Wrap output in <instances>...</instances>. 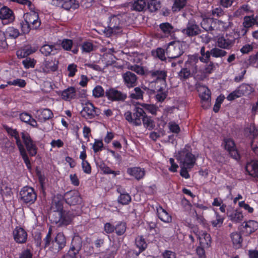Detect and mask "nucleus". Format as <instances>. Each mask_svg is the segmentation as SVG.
Instances as JSON below:
<instances>
[{"label": "nucleus", "instance_id": "obj_64", "mask_svg": "<svg viewBox=\"0 0 258 258\" xmlns=\"http://www.w3.org/2000/svg\"><path fill=\"white\" fill-rule=\"evenodd\" d=\"M73 45V41L71 39H63L61 42L62 48L66 51H70Z\"/></svg>", "mask_w": 258, "mask_h": 258}, {"label": "nucleus", "instance_id": "obj_44", "mask_svg": "<svg viewBox=\"0 0 258 258\" xmlns=\"http://www.w3.org/2000/svg\"><path fill=\"white\" fill-rule=\"evenodd\" d=\"M99 167L104 174H112L113 175L114 177H115L116 175H118L120 174V171H114L111 170L110 168L107 166L103 162L100 163V164L99 165Z\"/></svg>", "mask_w": 258, "mask_h": 258}, {"label": "nucleus", "instance_id": "obj_16", "mask_svg": "<svg viewBox=\"0 0 258 258\" xmlns=\"http://www.w3.org/2000/svg\"><path fill=\"white\" fill-rule=\"evenodd\" d=\"M245 132L251 140L250 146L253 152L258 155V131L254 126H250Z\"/></svg>", "mask_w": 258, "mask_h": 258}, {"label": "nucleus", "instance_id": "obj_18", "mask_svg": "<svg viewBox=\"0 0 258 258\" xmlns=\"http://www.w3.org/2000/svg\"><path fill=\"white\" fill-rule=\"evenodd\" d=\"M57 94L61 97L63 100L66 101H71L77 98L76 89L73 86H70L63 90L57 91Z\"/></svg>", "mask_w": 258, "mask_h": 258}, {"label": "nucleus", "instance_id": "obj_56", "mask_svg": "<svg viewBox=\"0 0 258 258\" xmlns=\"http://www.w3.org/2000/svg\"><path fill=\"white\" fill-rule=\"evenodd\" d=\"M93 96L98 98L105 96V91H104L103 87L100 85H97L92 91Z\"/></svg>", "mask_w": 258, "mask_h": 258}, {"label": "nucleus", "instance_id": "obj_43", "mask_svg": "<svg viewBox=\"0 0 258 258\" xmlns=\"http://www.w3.org/2000/svg\"><path fill=\"white\" fill-rule=\"evenodd\" d=\"M245 13H253V11L251 10L250 7L248 4H244L241 6L234 13V16L239 17L243 15Z\"/></svg>", "mask_w": 258, "mask_h": 258}, {"label": "nucleus", "instance_id": "obj_8", "mask_svg": "<svg viewBox=\"0 0 258 258\" xmlns=\"http://www.w3.org/2000/svg\"><path fill=\"white\" fill-rule=\"evenodd\" d=\"M151 77L153 79L151 82V85L162 86V87H166V78L167 76V72L165 70H154L150 72Z\"/></svg>", "mask_w": 258, "mask_h": 258}, {"label": "nucleus", "instance_id": "obj_13", "mask_svg": "<svg viewBox=\"0 0 258 258\" xmlns=\"http://www.w3.org/2000/svg\"><path fill=\"white\" fill-rule=\"evenodd\" d=\"M235 39L232 35L226 34L219 36L216 40V46L223 49L230 50L234 46Z\"/></svg>", "mask_w": 258, "mask_h": 258}, {"label": "nucleus", "instance_id": "obj_50", "mask_svg": "<svg viewBox=\"0 0 258 258\" xmlns=\"http://www.w3.org/2000/svg\"><path fill=\"white\" fill-rule=\"evenodd\" d=\"M215 219L211 221V224L214 227H220L222 226L225 218L217 211L215 212Z\"/></svg>", "mask_w": 258, "mask_h": 258}, {"label": "nucleus", "instance_id": "obj_62", "mask_svg": "<svg viewBox=\"0 0 258 258\" xmlns=\"http://www.w3.org/2000/svg\"><path fill=\"white\" fill-rule=\"evenodd\" d=\"M103 148V143L101 140L95 139L92 146V149L95 153L101 151Z\"/></svg>", "mask_w": 258, "mask_h": 258}, {"label": "nucleus", "instance_id": "obj_54", "mask_svg": "<svg viewBox=\"0 0 258 258\" xmlns=\"http://www.w3.org/2000/svg\"><path fill=\"white\" fill-rule=\"evenodd\" d=\"M6 33L8 36L13 39H16L20 35L19 30L13 27H8L6 30Z\"/></svg>", "mask_w": 258, "mask_h": 258}, {"label": "nucleus", "instance_id": "obj_45", "mask_svg": "<svg viewBox=\"0 0 258 258\" xmlns=\"http://www.w3.org/2000/svg\"><path fill=\"white\" fill-rule=\"evenodd\" d=\"M240 97L250 94L252 88L247 84L242 83L236 88Z\"/></svg>", "mask_w": 258, "mask_h": 258}, {"label": "nucleus", "instance_id": "obj_37", "mask_svg": "<svg viewBox=\"0 0 258 258\" xmlns=\"http://www.w3.org/2000/svg\"><path fill=\"white\" fill-rule=\"evenodd\" d=\"M200 241V245L203 247L209 248L211 246L212 239L210 234L203 232L198 238Z\"/></svg>", "mask_w": 258, "mask_h": 258}, {"label": "nucleus", "instance_id": "obj_33", "mask_svg": "<svg viewBox=\"0 0 258 258\" xmlns=\"http://www.w3.org/2000/svg\"><path fill=\"white\" fill-rule=\"evenodd\" d=\"M61 8L67 11L75 10L79 8V3L77 0H58Z\"/></svg>", "mask_w": 258, "mask_h": 258}, {"label": "nucleus", "instance_id": "obj_58", "mask_svg": "<svg viewBox=\"0 0 258 258\" xmlns=\"http://www.w3.org/2000/svg\"><path fill=\"white\" fill-rule=\"evenodd\" d=\"M33 52V50L30 48H23L17 51L16 54L18 58L28 57V56Z\"/></svg>", "mask_w": 258, "mask_h": 258}, {"label": "nucleus", "instance_id": "obj_32", "mask_svg": "<svg viewBox=\"0 0 258 258\" xmlns=\"http://www.w3.org/2000/svg\"><path fill=\"white\" fill-rule=\"evenodd\" d=\"M215 18L208 17L203 19L201 22V26L205 31L213 34V32L214 31V27H215Z\"/></svg>", "mask_w": 258, "mask_h": 258}, {"label": "nucleus", "instance_id": "obj_53", "mask_svg": "<svg viewBox=\"0 0 258 258\" xmlns=\"http://www.w3.org/2000/svg\"><path fill=\"white\" fill-rule=\"evenodd\" d=\"M255 25L254 21V14L246 16L243 18V26L245 28H249Z\"/></svg>", "mask_w": 258, "mask_h": 258}, {"label": "nucleus", "instance_id": "obj_59", "mask_svg": "<svg viewBox=\"0 0 258 258\" xmlns=\"http://www.w3.org/2000/svg\"><path fill=\"white\" fill-rule=\"evenodd\" d=\"M134 92L130 94V97L134 99H141L143 97V91L140 87H136L134 89Z\"/></svg>", "mask_w": 258, "mask_h": 258}, {"label": "nucleus", "instance_id": "obj_57", "mask_svg": "<svg viewBox=\"0 0 258 258\" xmlns=\"http://www.w3.org/2000/svg\"><path fill=\"white\" fill-rule=\"evenodd\" d=\"M82 53H89L94 50V45L91 42L85 41L81 45Z\"/></svg>", "mask_w": 258, "mask_h": 258}, {"label": "nucleus", "instance_id": "obj_48", "mask_svg": "<svg viewBox=\"0 0 258 258\" xmlns=\"http://www.w3.org/2000/svg\"><path fill=\"white\" fill-rule=\"evenodd\" d=\"M147 6V0H137L134 2L132 6V9L141 12L145 10Z\"/></svg>", "mask_w": 258, "mask_h": 258}, {"label": "nucleus", "instance_id": "obj_46", "mask_svg": "<svg viewBox=\"0 0 258 258\" xmlns=\"http://www.w3.org/2000/svg\"><path fill=\"white\" fill-rule=\"evenodd\" d=\"M147 9L151 12H154L161 7V3L158 0H147Z\"/></svg>", "mask_w": 258, "mask_h": 258}, {"label": "nucleus", "instance_id": "obj_61", "mask_svg": "<svg viewBox=\"0 0 258 258\" xmlns=\"http://www.w3.org/2000/svg\"><path fill=\"white\" fill-rule=\"evenodd\" d=\"M192 73V71L184 67L181 69L178 73V75L181 80H185L188 79Z\"/></svg>", "mask_w": 258, "mask_h": 258}, {"label": "nucleus", "instance_id": "obj_21", "mask_svg": "<svg viewBox=\"0 0 258 258\" xmlns=\"http://www.w3.org/2000/svg\"><path fill=\"white\" fill-rule=\"evenodd\" d=\"M66 203L70 205H76L81 202V197L78 191L67 192L63 197Z\"/></svg>", "mask_w": 258, "mask_h": 258}, {"label": "nucleus", "instance_id": "obj_41", "mask_svg": "<svg viewBox=\"0 0 258 258\" xmlns=\"http://www.w3.org/2000/svg\"><path fill=\"white\" fill-rule=\"evenodd\" d=\"M230 237L233 244L236 248H239L242 246L243 239L241 235L237 232H232L230 234Z\"/></svg>", "mask_w": 258, "mask_h": 258}, {"label": "nucleus", "instance_id": "obj_15", "mask_svg": "<svg viewBox=\"0 0 258 258\" xmlns=\"http://www.w3.org/2000/svg\"><path fill=\"white\" fill-rule=\"evenodd\" d=\"M59 61L55 57L45 58L40 66L41 72L45 74L54 72L57 70Z\"/></svg>", "mask_w": 258, "mask_h": 258}, {"label": "nucleus", "instance_id": "obj_34", "mask_svg": "<svg viewBox=\"0 0 258 258\" xmlns=\"http://www.w3.org/2000/svg\"><path fill=\"white\" fill-rule=\"evenodd\" d=\"M59 50L54 45L44 44L40 49L42 54L46 56L49 55H54L56 54Z\"/></svg>", "mask_w": 258, "mask_h": 258}, {"label": "nucleus", "instance_id": "obj_10", "mask_svg": "<svg viewBox=\"0 0 258 258\" xmlns=\"http://www.w3.org/2000/svg\"><path fill=\"white\" fill-rule=\"evenodd\" d=\"M21 135L26 147V152L27 151L30 156H35L37 153L38 150L35 142L31 138L30 134L25 131L21 132Z\"/></svg>", "mask_w": 258, "mask_h": 258}, {"label": "nucleus", "instance_id": "obj_6", "mask_svg": "<svg viewBox=\"0 0 258 258\" xmlns=\"http://www.w3.org/2000/svg\"><path fill=\"white\" fill-rule=\"evenodd\" d=\"M146 113L144 110L140 107H136L133 113L128 111L124 113L125 118L131 123L138 126L142 124V121Z\"/></svg>", "mask_w": 258, "mask_h": 258}, {"label": "nucleus", "instance_id": "obj_35", "mask_svg": "<svg viewBox=\"0 0 258 258\" xmlns=\"http://www.w3.org/2000/svg\"><path fill=\"white\" fill-rule=\"evenodd\" d=\"M37 113L38 120L41 122H44L53 117V112L50 109L48 108H45L38 111Z\"/></svg>", "mask_w": 258, "mask_h": 258}, {"label": "nucleus", "instance_id": "obj_22", "mask_svg": "<svg viewBox=\"0 0 258 258\" xmlns=\"http://www.w3.org/2000/svg\"><path fill=\"white\" fill-rule=\"evenodd\" d=\"M124 85L128 88H133L137 85L138 77L135 74L126 71L122 75Z\"/></svg>", "mask_w": 258, "mask_h": 258}, {"label": "nucleus", "instance_id": "obj_14", "mask_svg": "<svg viewBox=\"0 0 258 258\" xmlns=\"http://www.w3.org/2000/svg\"><path fill=\"white\" fill-rule=\"evenodd\" d=\"M82 244V240L80 237H74L69 251L62 256V258H76L77 255L81 249Z\"/></svg>", "mask_w": 258, "mask_h": 258}, {"label": "nucleus", "instance_id": "obj_7", "mask_svg": "<svg viewBox=\"0 0 258 258\" xmlns=\"http://www.w3.org/2000/svg\"><path fill=\"white\" fill-rule=\"evenodd\" d=\"M101 113L100 109L94 106L91 102L88 101L85 104L82 111L80 112L81 116L88 121L92 119Z\"/></svg>", "mask_w": 258, "mask_h": 258}, {"label": "nucleus", "instance_id": "obj_5", "mask_svg": "<svg viewBox=\"0 0 258 258\" xmlns=\"http://www.w3.org/2000/svg\"><path fill=\"white\" fill-rule=\"evenodd\" d=\"M185 47V42L172 41L168 44L166 48V54L169 59H175L183 54Z\"/></svg>", "mask_w": 258, "mask_h": 258}, {"label": "nucleus", "instance_id": "obj_2", "mask_svg": "<svg viewBox=\"0 0 258 258\" xmlns=\"http://www.w3.org/2000/svg\"><path fill=\"white\" fill-rule=\"evenodd\" d=\"M24 20L20 23L21 33L28 34L31 30H37L40 29L41 21L38 13H25Z\"/></svg>", "mask_w": 258, "mask_h": 258}, {"label": "nucleus", "instance_id": "obj_49", "mask_svg": "<svg viewBox=\"0 0 258 258\" xmlns=\"http://www.w3.org/2000/svg\"><path fill=\"white\" fill-rule=\"evenodd\" d=\"M211 53L212 54V56L218 58L226 56L227 52L224 49L215 47L211 49Z\"/></svg>", "mask_w": 258, "mask_h": 258}, {"label": "nucleus", "instance_id": "obj_11", "mask_svg": "<svg viewBox=\"0 0 258 258\" xmlns=\"http://www.w3.org/2000/svg\"><path fill=\"white\" fill-rule=\"evenodd\" d=\"M105 97L112 102H123L127 99V95L116 88L111 87L106 90Z\"/></svg>", "mask_w": 258, "mask_h": 258}, {"label": "nucleus", "instance_id": "obj_24", "mask_svg": "<svg viewBox=\"0 0 258 258\" xmlns=\"http://www.w3.org/2000/svg\"><path fill=\"white\" fill-rule=\"evenodd\" d=\"M241 232L245 236H249L258 229V222L254 220L245 222L242 225Z\"/></svg>", "mask_w": 258, "mask_h": 258}, {"label": "nucleus", "instance_id": "obj_40", "mask_svg": "<svg viewBox=\"0 0 258 258\" xmlns=\"http://www.w3.org/2000/svg\"><path fill=\"white\" fill-rule=\"evenodd\" d=\"M245 170L249 175L258 178V161L247 164L245 166Z\"/></svg>", "mask_w": 258, "mask_h": 258}, {"label": "nucleus", "instance_id": "obj_42", "mask_svg": "<svg viewBox=\"0 0 258 258\" xmlns=\"http://www.w3.org/2000/svg\"><path fill=\"white\" fill-rule=\"evenodd\" d=\"M51 208L54 210V212H57L58 214L64 211L63 200L58 199V198L53 199L52 203Z\"/></svg>", "mask_w": 258, "mask_h": 258}, {"label": "nucleus", "instance_id": "obj_51", "mask_svg": "<svg viewBox=\"0 0 258 258\" xmlns=\"http://www.w3.org/2000/svg\"><path fill=\"white\" fill-rule=\"evenodd\" d=\"M117 191L120 193L118 198V202L123 205H128L131 201V197L127 193H121L118 189Z\"/></svg>", "mask_w": 258, "mask_h": 258}, {"label": "nucleus", "instance_id": "obj_20", "mask_svg": "<svg viewBox=\"0 0 258 258\" xmlns=\"http://www.w3.org/2000/svg\"><path fill=\"white\" fill-rule=\"evenodd\" d=\"M108 27L111 33H116L121 30V21L119 15H111L109 18Z\"/></svg>", "mask_w": 258, "mask_h": 258}, {"label": "nucleus", "instance_id": "obj_23", "mask_svg": "<svg viewBox=\"0 0 258 258\" xmlns=\"http://www.w3.org/2000/svg\"><path fill=\"white\" fill-rule=\"evenodd\" d=\"M13 234L14 239L17 243L23 244L26 242L28 234L23 228L17 226L14 230Z\"/></svg>", "mask_w": 258, "mask_h": 258}, {"label": "nucleus", "instance_id": "obj_1", "mask_svg": "<svg viewBox=\"0 0 258 258\" xmlns=\"http://www.w3.org/2000/svg\"><path fill=\"white\" fill-rule=\"evenodd\" d=\"M52 228L49 227L48 231L43 239V244L42 247L45 249L49 247V250L56 254L62 250L66 246L67 239L63 232H58L54 238L52 239Z\"/></svg>", "mask_w": 258, "mask_h": 258}, {"label": "nucleus", "instance_id": "obj_38", "mask_svg": "<svg viewBox=\"0 0 258 258\" xmlns=\"http://www.w3.org/2000/svg\"><path fill=\"white\" fill-rule=\"evenodd\" d=\"M159 28L166 37L172 36L174 32L173 26L168 22L160 24Z\"/></svg>", "mask_w": 258, "mask_h": 258}, {"label": "nucleus", "instance_id": "obj_4", "mask_svg": "<svg viewBox=\"0 0 258 258\" xmlns=\"http://www.w3.org/2000/svg\"><path fill=\"white\" fill-rule=\"evenodd\" d=\"M4 128L6 130L8 135L12 137H13L16 140V144L20 152V154L28 169L31 168V163L29 159L28 156L26 153L25 147L23 144L19 134L18 132L16 129H13L7 125L4 126Z\"/></svg>", "mask_w": 258, "mask_h": 258}, {"label": "nucleus", "instance_id": "obj_39", "mask_svg": "<svg viewBox=\"0 0 258 258\" xmlns=\"http://www.w3.org/2000/svg\"><path fill=\"white\" fill-rule=\"evenodd\" d=\"M229 219L233 223H240L243 220V216L241 211L238 209L234 210L232 213H227Z\"/></svg>", "mask_w": 258, "mask_h": 258}, {"label": "nucleus", "instance_id": "obj_31", "mask_svg": "<svg viewBox=\"0 0 258 258\" xmlns=\"http://www.w3.org/2000/svg\"><path fill=\"white\" fill-rule=\"evenodd\" d=\"M199 96L203 102H208L211 101V92L208 87L204 85L199 86L198 88Z\"/></svg>", "mask_w": 258, "mask_h": 258}, {"label": "nucleus", "instance_id": "obj_25", "mask_svg": "<svg viewBox=\"0 0 258 258\" xmlns=\"http://www.w3.org/2000/svg\"><path fill=\"white\" fill-rule=\"evenodd\" d=\"M126 173L139 181L144 177L146 171L144 168L140 167H133L128 168Z\"/></svg>", "mask_w": 258, "mask_h": 258}, {"label": "nucleus", "instance_id": "obj_60", "mask_svg": "<svg viewBox=\"0 0 258 258\" xmlns=\"http://www.w3.org/2000/svg\"><path fill=\"white\" fill-rule=\"evenodd\" d=\"M142 122L144 126L149 130L153 129L155 126L153 123V120L152 119L151 117L147 116L146 114L142 119Z\"/></svg>", "mask_w": 258, "mask_h": 258}, {"label": "nucleus", "instance_id": "obj_28", "mask_svg": "<svg viewBox=\"0 0 258 258\" xmlns=\"http://www.w3.org/2000/svg\"><path fill=\"white\" fill-rule=\"evenodd\" d=\"M199 57L197 54L190 55L188 57L187 60L185 63V67L190 71L192 74H195L197 72L198 67L197 63L198 62Z\"/></svg>", "mask_w": 258, "mask_h": 258}, {"label": "nucleus", "instance_id": "obj_3", "mask_svg": "<svg viewBox=\"0 0 258 258\" xmlns=\"http://www.w3.org/2000/svg\"><path fill=\"white\" fill-rule=\"evenodd\" d=\"M176 159L180 164L187 166L189 169L194 167L197 160L195 155L192 153V149L189 144L185 145L183 149L178 151Z\"/></svg>", "mask_w": 258, "mask_h": 258}, {"label": "nucleus", "instance_id": "obj_26", "mask_svg": "<svg viewBox=\"0 0 258 258\" xmlns=\"http://www.w3.org/2000/svg\"><path fill=\"white\" fill-rule=\"evenodd\" d=\"M156 214L158 218L163 222L165 223L171 222L172 220L171 215L162 206L159 205L156 207Z\"/></svg>", "mask_w": 258, "mask_h": 258}, {"label": "nucleus", "instance_id": "obj_52", "mask_svg": "<svg viewBox=\"0 0 258 258\" xmlns=\"http://www.w3.org/2000/svg\"><path fill=\"white\" fill-rule=\"evenodd\" d=\"M115 233L118 236H121L124 234L126 230V224L124 222H118L115 226Z\"/></svg>", "mask_w": 258, "mask_h": 258}, {"label": "nucleus", "instance_id": "obj_29", "mask_svg": "<svg viewBox=\"0 0 258 258\" xmlns=\"http://www.w3.org/2000/svg\"><path fill=\"white\" fill-rule=\"evenodd\" d=\"M215 24L214 25L215 27H214V31L222 32L226 31L231 27V25L232 24L230 18H229L227 21H222L215 18Z\"/></svg>", "mask_w": 258, "mask_h": 258}, {"label": "nucleus", "instance_id": "obj_30", "mask_svg": "<svg viewBox=\"0 0 258 258\" xmlns=\"http://www.w3.org/2000/svg\"><path fill=\"white\" fill-rule=\"evenodd\" d=\"M184 31L188 36H196L201 33L199 26L195 22H189Z\"/></svg>", "mask_w": 258, "mask_h": 258}, {"label": "nucleus", "instance_id": "obj_27", "mask_svg": "<svg viewBox=\"0 0 258 258\" xmlns=\"http://www.w3.org/2000/svg\"><path fill=\"white\" fill-rule=\"evenodd\" d=\"M166 87H162V86L156 85L154 86V91L156 92L155 98L158 102H163L168 95V89Z\"/></svg>", "mask_w": 258, "mask_h": 258}, {"label": "nucleus", "instance_id": "obj_17", "mask_svg": "<svg viewBox=\"0 0 258 258\" xmlns=\"http://www.w3.org/2000/svg\"><path fill=\"white\" fill-rule=\"evenodd\" d=\"M58 215V217L53 220V222L57 223H59L61 225H69L73 218L75 216V214L72 211L64 210Z\"/></svg>", "mask_w": 258, "mask_h": 258}, {"label": "nucleus", "instance_id": "obj_9", "mask_svg": "<svg viewBox=\"0 0 258 258\" xmlns=\"http://www.w3.org/2000/svg\"><path fill=\"white\" fill-rule=\"evenodd\" d=\"M21 201L25 204L32 205L37 199V194L33 188L26 186L23 187L20 191Z\"/></svg>", "mask_w": 258, "mask_h": 258}, {"label": "nucleus", "instance_id": "obj_19", "mask_svg": "<svg viewBox=\"0 0 258 258\" xmlns=\"http://www.w3.org/2000/svg\"><path fill=\"white\" fill-rule=\"evenodd\" d=\"M0 19L5 25L13 22L15 19L13 11L7 7L2 8L0 9Z\"/></svg>", "mask_w": 258, "mask_h": 258}, {"label": "nucleus", "instance_id": "obj_55", "mask_svg": "<svg viewBox=\"0 0 258 258\" xmlns=\"http://www.w3.org/2000/svg\"><path fill=\"white\" fill-rule=\"evenodd\" d=\"M117 250L118 247L115 245H112L105 251L104 255V258H114Z\"/></svg>", "mask_w": 258, "mask_h": 258}, {"label": "nucleus", "instance_id": "obj_36", "mask_svg": "<svg viewBox=\"0 0 258 258\" xmlns=\"http://www.w3.org/2000/svg\"><path fill=\"white\" fill-rule=\"evenodd\" d=\"M135 244L139 248L138 251L134 252L135 255L138 256L142 252L144 251L147 247V243L143 235L139 236L136 238Z\"/></svg>", "mask_w": 258, "mask_h": 258}, {"label": "nucleus", "instance_id": "obj_12", "mask_svg": "<svg viewBox=\"0 0 258 258\" xmlns=\"http://www.w3.org/2000/svg\"><path fill=\"white\" fill-rule=\"evenodd\" d=\"M222 144L224 146V149L228 152L232 158L236 161L240 159V154L237 149L235 142L232 139L230 138H224Z\"/></svg>", "mask_w": 258, "mask_h": 258}, {"label": "nucleus", "instance_id": "obj_63", "mask_svg": "<svg viewBox=\"0 0 258 258\" xmlns=\"http://www.w3.org/2000/svg\"><path fill=\"white\" fill-rule=\"evenodd\" d=\"M220 6L218 7L214 8L210 11V14L213 17L220 18L224 15V11Z\"/></svg>", "mask_w": 258, "mask_h": 258}, {"label": "nucleus", "instance_id": "obj_47", "mask_svg": "<svg viewBox=\"0 0 258 258\" xmlns=\"http://www.w3.org/2000/svg\"><path fill=\"white\" fill-rule=\"evenodd\" d=\"M187 0H174L173 4L172 6L173 12H179L183 9L186 5Z\"/></svg>", "mask_w": 258, "mask_h": 258}]
</instances>
